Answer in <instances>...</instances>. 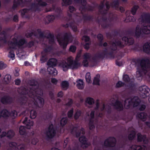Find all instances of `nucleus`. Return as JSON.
Listing matches in <instances>:
<instances>
[{"instance_id":"1","label":"nucleus","mask_w":150,"mask_h":150,"mask_svg":"<svg viewBox=\"0 0 150 150\" xmlns=\"http://www.w3.org/2000/svg\"><path fill=\"white\" fill-rule=\"evenodd\" d=\"M40 93H38L37 89H35L29 93L28 98L23 96L17 99L18 102L21 106L24 107L27 110H30V117L32 119H34L36 117L37 112L35 111L29 109V108H33L34 105L39 108H42L44 105V102L43 98L39 96V95L42 93L41 92Z\"/></svg>"},{"instance_id":"2","label":"nucleus","mask_w":150,"mask_h":150,"mask_svg":"<svg viewBox=\"0 0 150 150\" xmlns=\"http://www.w3.org/2000/svg\"><path fill=\"white\" fill-rule=\"evenodd\" d=\"M150 60L147 59H143L141 60L140 65L138 67L136 72V77L141 80L144 75H146L150 79Z\"/></svg>"},{"instance_id":"3","label":"nucleus","mask_w":150,"mask_h":150,"mask_svg":"<svg viewBox=\"0 0 150 150\" xmlns=\"http://www.w3.org/2000/svg\"><path fill=\"white\" fill-rule=\"evenodd\" d=\"M34 41L32 40L28 42L24 38H21L18 40L17 37H14L9 41V45L11 49L16 50L18 48H21L24 44H26L28 48H31L34 46Z\"/></svg>"},{"instance_id":"4","label":"nucleus","mask_w":150,"mask_h":150,"mask_svg":"<svg viewBox=\"0 0 150 150\" xmlns=\"http://www.w3.org/2000/svg\"><path fill=\"white\" fill-rule=\"evenodd\" d=\"M60 65L62 68L63 71H66L69 68L72 69H77L81 66V64L76 60H73L69 57L67 59V62H62L60 64Z\"/></svg>"},{"instance_id":"5","label":"nucleus","mask_w":150,"mask_h":150,"mask_svg":"<svg viewBox=\"0 0 150 150\" xmlns=\"http://www.w3.org/2000/svg\"><path fill=\"white\" fill-rule=\"evenodd\" d=\"M60 35H57V38L59 45L64 49H65L67 45L73 40V37L71 32H66L64 33L63 38H60Z\"/></svg>"},{"instance_id":"6","label":"nucleus","mask_w":150,"mask_h":150,"mask_svg":"<svg viewBox=\"0 0 150 150\" xmlns=\"http://www.w3.org/2000/svg\"><path fill=\"white\" fill-rule=\"evenodd\" d=\"M139 21L142 23L146 24L143 25L142 30L143 33L146 34L150 33V15L148 14H143L141 17L139 19Z\"/></svg>"},{"instance_id":"7","label":"nucleus","mask_w":150,"mask_h":150,"mask_svg":"<svg viewBox=\"0 0 150 150\" xmlns=\"http://www.w3.org/2000/svg\"><path fill=\"white\" fill-rule=\"evenodd\" d=\"M140 102L138 97L136 96L133 98H131L125 100L124 103L125 107L126 108H128L132 105L134 107L137 106Z\"/></svg>"},{"instance_id":"8","label":"nucleus","mask_w":150,"mask_h":150,"mask_svg":"<svg viewBox=\"0 0 150 150\" xmlns=\"http://www.w3.org/2000/svg\"><path fill=\"white\" fill-rule=\"evenodd\" d=\"M52 50V47L50 46H48L46 48L44 49L40 53V61L41 63H44L48 59L49 53Z\"/></svg>"},{"instance_id":"9","label":"nucleus","mask_w":150,"mask_h":150,"mask_svg":"<svg viewBox=\"0 0 150 150\" xmlns=\"http://www.w3.org/2000/svg\"><path fill=\"white\" fill-rule=\"evenodd\" d=\"M38 3H32L31 4V8L35 11H41L40 8L39 6L45 7L47 6V4L42 0H36Z\"/></svg>"},{"instance_id":"10","label":"nucleus","mask_w":150,"mask_h":150,"mask_svg":"<svg viewBox=\"0 0 150 150\" xmlns=\"http://www.w3.org/2000/svg\"><path fill=\"white\" fill-rule=\"evenodd\" d=\"M56 134V131L54 128L52 124L49 125L48 130L45 132V134L47 138L49 139L53 138Z\"/></svg>"},{"instance_id":"11","label":"nucleus","mask_w":150,"mask_h":150,"mask_svg":"<svg viewBox=\"0 0 150 150\" xmlns=\"http://www.w3.org/2000/svg\"><path fill=\"white\" fill-rule=\"evenodd\" d=\"M139 93L143 98H145L148 96L150 92L149 88L146 85L141 86L139 88Z\"/></svg>"},{"instance_id":"12","label":"nucleus","mask_w":150,"mask_h":150,"mask_svg":"<svg viewBox=\"0 0 150 150\" xmlns=\"http://www.w3.org/2000/svg\"><path fill=\"white\" fill-rule=\"evenodd\" d=\"M1 102L3 104H10L13 102V98L8 95H5L1 98Z\"/></svg>"},{"instance_id":"13","label":"nucleus","mask_w":150,"mask_h":150,"mask_svg":"<svg viewBox=\"0 0 150 150\" xmlns=\"http://www.w3.org/2000/svg\"><path fill=\"white\" fill-rule=\"evenodd\" d=\"M116 143L115 139L113 137H110L105 141L104 145L109 147H113Z\"/></svg>"},{"instance_id":"14","label":"nucleus","mask_w":150,"mask_h":150,"mask_svg":"<svg viewBox=\"0 0 150 150\" xmlns=\"http://www.w3.org/2000/svg\"><path fill=\"white\" fill-rule=\"evenodd\" d=\"M79 140L81 144V146L84 149L87 148L90 145V143L88 142L87 139L84 136L80 137Z\"/></svg>"},{"instance_id":"15","label":"nucleus","mask_w":150,"mask_h":150,"mask_svg":"<svg viewBox=\"0 0 150 150\" xmlns=\"http://www.w3.org/2000/svg\"><path fill=\"white\" fill-rule=\"evenodd\" d=\"M91 118L89 119L88 123V125L89 129L91 130H92L95 128V126L94 125V119L95 116V111L92 110L90 113Z\"/></svg>"},{"instance_id":"16","label":"nucleus","mask_w":150,"mask_h":150,"mask_svg":"<svg viewBox=\"0 0 150 150\" xmlns=\"http://www.w3.org/2000/svg\"><path fill=\"white\" fill-rule=\"evenodd\" d=\"M37 31L39 34V36L40 38H46L48 39L54 38V35L50 33L49 34L46 36L45 35L44 32H42L41 31V30L40 28L38 29L37 30Z\"/></svg>"},{"instance_id":"17","label":"nucleus","mask_w":150,"mask_h":150,"mask_svg":"<svg viewBox=\"0 0 150 150\" xmlns=\"http://www.w3.org/2000/svg\"><path fill=\"white\" fill-rule=\"evenodd\" d=\"M23 123L25 125V127L27 129H30L31 126L33 125L34 123L32 120H28V118L27 117H25Z\"/></svg>"},{"instance_id":"18","label":"nucleus","mask_w":150,"mask_h":150,"mask_svg":"<svg viewBox=\"0 0 150 150\" xmlns=\"http://www.w3.org/2000/svg\"><path fill=\"white\" fill-rule=\"evenodd\" d=\"M70 129L71 134H75L76 137H79L80 136L81 134V131L79 130L77 127H71Z\"/></svg>"},{"instance_id":"19","label":"nucleus","mask_w":150,"mask_h":150,"mask_svg":"<svg viewBox=\"0 0 150 150\" xmlns=\"http://www.w3.org/2000/svg\"><path fill=\"white\" fill-rule=\"evenodd\" d=\"M103 58V51L98 52H96L92 57V59L95 62H97L101 58Z\"/></svg>"},{"instance_id":"20","label":"nucleus","mask_w":150,"mask_h":150,"mask_svg":"<svg viewBox=\"0 0 150 150\" xmlns=\"http://www.w3.org/2000/svg\"><path fill=\"white\" fill-rule=\"evenodd\" d=\"M57 60L54 58L50 59L47 62V65L49 67H55L57 64Z\"/></svg>"},{"instance_id":"21","label":"nucleus","mask_w":150,"mask_h":150,"mask_svg":"<svg viewBox=\"0 0 150 150\" xmlns=\"http://www.w3.org/2000/svg\"><path fill=\"white\" fill-rule=\"evenodd\" d=\"M0 115L1 117L7 119L10 116V112L6 109H4L0 112Z\"/></svg>"},{"instance_id":"22","label":"nucleus","mask_w":150,"mask_h":150,"mask_svg":"<svg viewBox=\"0 0 150 150\" xmlns=\"http://www.w3.org/2000/svg\"><path fill=\"white\" fill-rule=\"evenodd\" d=\"M147 148L144 146H132L129 150H146Z\"/></svg>"},{"instance_id":"23","label":"nucleus","mask_w":150,"mask_h":150,"mask_svg":"<svg viewBox=\"0 0 150 150\" xmlns=\"http://www.w3.org/2000/svg\"><path fill=\"white\" fill-rule=\"evenodd\" d=\"M113 105L115 108L118 111L121 110L123 109V105L122 103L118 100H116L113 104Z\"/></svg>"},{"instance_id":"24","label":"nucleus","mask_w":150,"mask_h":150,"mask_svg":"<svg viewBox=\"0 0 150 150\" xmlns=\"http://www.w3.org/2000/svg\"><path fill=\"white\" fill-rule=\"evenodd\" d=\"M137 138L139 141H143L144 144H147L148 142V140L147 138L144 135H142L140 134H137Z\"/></svg>"},{"instance_id":"25","label":"nucleus","mask_w":150,"mask_h":150,"mask_svg":"<svg viewBox=\"0 0 150 150\" xmlns=\"http://www.w3.org/2000/svg\"><path fill=\"white\" fill-rule=\"evenodd\" d=\"M82 19L84 22L91 21L93 20V15H88L87 14L82 13Z\"/></svg>"},{"instance_id":"26","label":"nucleus","mask_w":150,"mask_h":150,"mask_svg":"<svg viewBox=\"0 0 150 150\" xmlns=\"http://www.w3.org/2000/svg\"><path fill=\"white\" fill-rule=\"evenodd\" d=\"M143 49L144 52L150 54V43H145L143 45Z\"/></svg>"},{"instance_id":"27","label":"nucleus","mask_w":150,"mask_h":150,"mask_svg":"<svg viewBox=\"0 0 150 150\" xmlns=\"http://www.w3.org/2000/svg\"><path fill=\"white\" fill-rule=\"evenodd\" d=\"M48 71L49 74L52 76H55L57 74V71L56 69L53 67H49L48 68Z\"/></svg>"},{"instance_id":"28","label":"nucleus","mask_w":150,"mask_h":150,"mask_svg":"<svg viewBox=\"0 0 150 150\" xmlns=\"http://www.w3.org/2000/svg\"><path fill=\"white\" fill-rule=\"evenodd\" d=\"M122 40L124 41L125 44L131 45L134 42L133 39L132 38H128L126 37H123L122 38Z\"/></svg>"},{"instance_id":"29","label":"nucleus","mask_w":150,"mask_h":150,"mask_svg":"<svg viewBox=\"0 0 150 150\" xmlns=\"http://www.w3.org/2000/svg\"><path fill=\"white\" fill-rule=\"evenodd\" d=\"M23 4L24 2L22 3L20 0H17V1L14 0L13 1V4L12 7V9L14 10L18 7V6L23 5Z\"/></svg>"},{"instance_id":"30","label":"nucleus","mask_w":150,"mask_h":150,"mask_svg":"<svg viewBox=\"0 0 150 150\" xmlns=\"http://www.w3.org/2000/svg\"><path fill=\"white\" fill-rule=\"evenodd\" d=\"M6 33L4 31L0 32V47L1 46V42H5L6 40Z\"/></svg>"},{"instance_id":"31","label":"nucleus","mask_w":150,"mask_h":150,"mask_svg":"<svg viewBox=\"0 0 150 150\" xmlns=\"http://www.w3.org/2000/svg\"><path fill=\"white\" fill-rule=\"evenodd\" d=\"M69 27L74 32H76L77 31V26L75 24V21L72 20L69 22Z\"/></svg>"},{"instance_id":"32","label":"nucleus","mask_w":150,"mask_h":150,"mask_svg":"<svg viewBox=\"0 0 150 150\" xmlns=\"http://www.w3.org/2000/svg\"><path fill=\"white\" fill-rule=\"evenodd\" d=\"M117 45L122 46L121 43L119 41H117L115 42H113L111 46V48L112 50H115L117 48Z\"/></svg>"},{"instance_id":"33","label":"nucleus","mask_w":150,"mask_h":150,"mask_svg":"<svg viewBox=\"0 0 150 150\" xmlns=\"http://www.w3.org/2000/svg\"><path fill=\"white\" fill-rule=\"evenodd\" d=\"M76 82L77 83L76 86L79 89H83L84 87L83 82V80L79 79Z\"/></svg>"},{"instance_id":"34","label":"nucleus","mask_w":150,"mask_h":150,"mask_svg":"<svg viewBox=\"0 0 150 150\" xmlns=\"http://www.w3.org/2000/svg\"><path fill=\"white\" fill-rule=\"evenodd\" d=\"M26 127L23 126H20L19 128V132L21 135H25L27 134Z\"/></svg>"},{"instance_id":"35","label":"nucleus","mask_w":150,"mask_h":150,"mask_svg":"<svg viewBox=\"0 0 150 150\" xmlns=\"http://www.w3.org/2000/svg\"><path fill=\"white\" fill-rule=\"evenodd\" d=\"M142 35L141 30L140 26L138 25L136 28L135 35L137 37H140Z\"/></svg>"},{"instance_id":"36","label":"nucleus","mask_w":150,"mask_h":150,"mask_svg":"<svg viewBox=\"0 0 150 150\" xmlns=\"http://www.w3.org/2000/svg\"><path fill=\"white\" fill-rule=\"evenodd\" d=\"M98 11L99 13L101 14V16L100 18L102 20H103V1H102L101 2V4L98 6Z\"/></svg>"},{"instance_id":"37","label":"nucleus","mask_w":150,"mask_h":150,"mask_svg":"<svg viewBox=\"0 0 150 150\" xmlns=\"http://www.w3.org/2000/svg\"><path fill=\"white\" fill-rule=\"evenodd\" d=\"M85 102L90 105H92L95 103V100L93 98L88 97L86 98Z\"/></svg>"},{"instance_id":"38","label":"nucleus","mask_w":150,"mask_h":150,"mask_svg":"<svg viewBox=\"0 0 150 150\" xmlns=\"http://www.w3.org/2000/svg\"><path fill=\"white\" fill-rule=\"evenodd\" d=\"M55 12L57 13V17L60 18L62 15V11L61 8L60 7H57Z\"/></svg>"},{"instance_id":"39","label":"nucleus","mask_w":150,"mask_h":150,"mask_svg":"<svg viewBox=\"0 0 150 150\" xmlns=\"http://www.w3.org/2000/svg\"><path fill=\"white\" fill-rule=\"evenodd\" d=\"M68 121V119L67 117H62L60 121L61 126L62 127L64 126L67 124Z\"/></svg>"},{"instance_id":"40","label":"nucleus","mask_w":150,"mask_h":150,"mask_svg":"<svg viewBox=\"0 0 150 150\" xmlns=\"http://www.w3.org/2000/svg\"><path fill=\"white\" fill-rule=\"evenodd\" d=\"M136 21V19L132 16H129L128 15H126V18L124 21L126 22H128L131 21Z\"/></svg>"},{"instance_id":"41","label":"nucleus","mask_w":150,"mask_h":150,"mask_svg":"<svg viewBox=\"0 0 150 150\" xmlns=\"http://www.w3.org/2000/svg\"><path fill=\"white\" fill-rule=\"evenodd\" d=\"M55 16L54 15H50L47 16L46 19L48 21L47 22H46V24H48L49 23L53 21L55 19Z\"/></svg>"},{"instance_id":"42","label":"nucleus","mask_w":150,"mask_h":150,"mask_svg":"<svg viewBox=\"0 0 150 150\" xmlns=\"http://www.w3.org/2000/svg\"><path fill=\"white\" fill-rule=\"evenodd\" d=\"M7 137L9 139H11L15 135V133L14 131L12 130H10L7 132Z\"/></svg>"},{"instance_id":"43","label":"nucleus","mask_w":150,"mask_h":150,"mask_svg":"<svg viewBox=\"0 0 150 150\" xmlns=\"http://www.w3.org/2000/svg\"><path fill=\"white\" fill-rule=\"evenodd\" d=\"M72 0H62V5L63 6H67L72 4Z\"/></svg>"},{"instance_id":"44","label":"nucleus","mask_w":150,"mask_h":150,"mask_svg":"<svg viewBox=\"0 0 150 150\" xmlns=\"http://www.w3.org/2000/svg\"><path fill=\"white\" fill-rule=\"evenodd\" d=\"M8 57L12 59V60H13L15 58V54L14 51L13 50H11L10 52H9L8 55Z\"/></svg>"},{"instance_id":"45","label":"nucleus","mask_w":150,"mask_h":150,"mask_svg":"<svg viewBox=\"0 0 150 150\" xmlns=\"http://www.w3.org/2000/svg\"><path fill=\"white\" fill-rule=\"evenodd\" d=\"M85 79L86 82L88 83H89L91 82V74L90 72H87L86 73L85 75Z\"/></svg>"},{"instance_id":"46","label":"nucleus","mask_w":150,"mask_h":150,"mask_svg":"<svg viewBox=\"0 0 150 150\" xmlns=\"http://www.w3.org/2000/svg\"><path fill=\"white\" fill-rule=\"evenodd\" d=\"M100 79L98 77H95L93 80V85H99Z\"/></svg>"},{"instance_id":"47","label":"nucleus","mask_w":150,"mask_h":150,"mask_svg":"<svg viewBox=\"0 0 150 150\" xmlns=\"http://www.w3.org/2000/svg\"><path fill=\"white\" fill-rule=\"evenodd\" d=\"M82 40L85 42H91L90 37L87 35H83L82 38Z\"/></svg>"},{"instance_id":"48","label":"nucleus","mask_w":150,"mask_h":150,"mask_svg":"<svg viewBox=\"0 0 150 150\" xmlns=\"http://www.w3.org/2000/svg\"><path fill=\"white\" fill-rule=\"evenodd\" d=\"M81 113L80 110L77 111L75 113L74 115V117L75 120H77L81 116Z\"/></svg>"},{"instance_id":"49","label":"nucleus","mask_w":150,"mask_h":150,"mask_svg":"<svg viewBox=\"0 0 150 150\" xmlns=\"http://www.w3.org/2000/svg\"><path fill=\"white\" fill-rule=\"evenodd\" d=\"M74 110L73 108H72L69 110L67 112V116L69 118H71L72 117L74 113Z\"/></svg>"},{"instance_id":"50","label":"nucleus","mask_w":150,"mask_h":150,"mask_svg":"<svg viewBox=\"0 0 150 150\" xmlns=\"http://www.w3.org/2000/svg\"><path fill=\"white\" fill-rule=\"evenodd\" d=\"M97 38L100 41L101 45H103V36L102 35L99 34L97 36Z\"/></svg>"},{"instance_id":"51","label":"nucleus","mask_w":150,"mask_h":150,"mask_svg":"<svg viewBox=\"0 0 150 150\" xmlns=\"http://www.w3.org/2000/svg\"><path fill=\"white\" fill-rule=\"evenodd\" d=\"M17 116V112L15 110L12 111L11 112H10V116L11 117L13 118H15Z\"/></svg>"},{"instance_id":"52","label":"nucleus","mask_w":150,"mask_h":150,"mask_svg":"<svg viewBox=\"0 0 150 150\" xmlns=\"http://www.w3.org/2000/svg\"><path fill=\"white\" fill-rule=\"evenodd\" d=\"M69 83L68 81H65L62 82L61 83L62 87L63 88H66L68 87Z\"/></svg>"},{"instance_id":"53","label":"nucleus","mask_w":150,"mask_h":150,"mask_svg":"<svg viewBox=\"0 0 150 150\" xmlns=\"http://www.w3.org/2000/svg\"><path fill=\"white\" fill-rule=\"evenodd\" d=\"M11 76L9 74H7L5 76L4 80L5 82H9L11 80Z\"/></svg>"},{"instance_id":"54","label":"nucleus","mask_w":150,"mask_h":150,"mask_svg":"<svg viewBox=\"0 0 150 150\" xmlns=\"http://www.w3.org/2000/svg\"><path fill=\"white\" fill-rule=\"evenodd\" d=\"M76 50V47L74 45H71L70 46L69 51L73 53H74Z\"/></svg>"},{"instance_id":"55","label":"nucleus","mask_w":150,"mask_h":150,"mask_svg":"<svg viewBox=\"0 0 150 150\" xmlns=\"http://www.w3.org/2000/svg\"><path fill=\"white\" fill-rule=\"evenodd\" d=\"M139 8L137 6H135L132 9L131 12L133 15L135 14L136 11Z\"/></svg>"},{"instance_id":"56","label":"nucleus","mask_w":150,"mask_h":150,"mask_svg":"<svg viewBox=\"0 0 150 150\" xmlns=\"http://www.w3.org/2000/svg\"><path fill=\"white\" fill-rule=\"evenodd\" d=\"M91 44V42H86L83 45V47L85 49L88 50L90 48V46Z\"/></svg>"},{"instance_id":"57","label":"nucleus","mask_w":150,"mask_h":150,"mask_svg":"<svg viewBox=\"0 0 150 150\" xmlns=\"http://www.w3.org/2000/svg\"><path fill=\"white\" fill-rule=\"evenodd\" d=\"M135 133L134 131H132L129 135V138L130 140L132 139L134 137Z\"/></svg>"},{"instance_id":"58","label":"nucleus","mask_w":150,"mask_h":150,"mask_svg":"<svg viewBox=\"0 0 150 150\" xmlns=\"http://www.w3.org/2000/svg\"><path fill=\"white\" fill-rule=\"evenodd\" d=\"M33 35L35 36H36L35 33H34L33 32H28L25 34V36L27 38H30Z\"/></svg>"},{"instance_id":"59","label":"nucleus","mask_w":150,"mask_h":150,"mask_svg":"<svg viewBox=\"0 0 150 150\" xmlns=\"http://www.w3.org/2000/svg\"><path fill=\"white\" fill-rule=\"evenodd\" d=\"M30 85L32 86H36L37 88L38 87L37 82L34 80L31 81Z\"/></svg>"},{"instance_id":"60","label":"nucleus","mask_w":150,"mask_h":150,"mask_svg":"<svg viewBox=\"0 0 150 150\" xmlns=\"http://www.w3.org/2000/svg\"><path fill=\"white\" fill-rule=\"evenodd\" d=\"M6 65L2 61L0 62V69H3L6 67Z\"/></svg>"},{"instance_id":"61","label":"nucleus","mask_w":150,"mask_h":150,"mask_svg":"<svg viewBox=\"0 0 150 150\" xmlns=\"http://www.w3.org/2000/svg\"><path fill=\"white\" fill-rule=\"evenodd\" d=\"M123 79L125 81L128 82L129 81V78L127 75H125L123 76Z\"/></svg>"},{"instance_id":"62","label":"nucleus","mask_w":150,"mask_h":150,"mask_svg":"<svg viewBox=\"0 0 150 150\" xmlns=\"http://www.w3.org/2000/svg\"><path fill=\"white\" fill-rule=\"evenodd\" d=\"M69 138L68 137H67L64 140V147H66L67 146V145H69Z\"/></svg>"},{"instance_id":"63","label":"nucleus","mask_w":150,"mask_h":150,"mask_svg":"<svg viewBox=\"0 0 150 150\" xmlns=\"http://www.w3.org/2000/svg\"><path fill=\"white\" fill-rule=\"evenodd\" d=\"M69 11L70 12L72 13L76 11V9L73 6H70L69 7Z\"/></svg>"},{"instance_id":"64","label":"nucleus","mask_w":150,"mask_h":150,"mask_svg":"<svg viewBox=\"0 0 150 150\" xmlns=\"http://www.w3.org/2000/svg\"><path fill=\"white\" fill-rule=\"evenodd\" d=\"M56 5L54 4H52V7L50 8L49 9L46 11L47 12L49 11H55L56 8Z\"/></svg>"}]
</instances>
